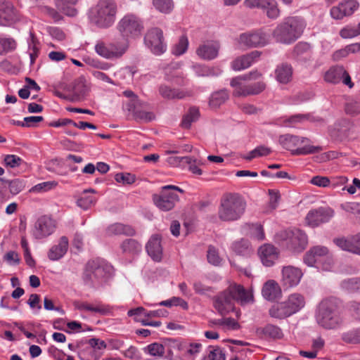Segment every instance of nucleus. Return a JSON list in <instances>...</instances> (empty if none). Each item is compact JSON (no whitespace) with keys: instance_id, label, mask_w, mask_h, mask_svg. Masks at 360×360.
Instances as JSON below:
<instances>
[{"instance_id":"1","label":"nucleus","mask_w":360,"mask_h":360,"mask_svg":"<svg viewBox=\"0 0 360 360\" xmlns=\"http://www.w3.org/2000/svg\"><path fill=\"white\" fill-rule=\"evenodd\" d=\"M252 300V295L242 285L233 284L214 297V307L221 315H224L233 308L235 300L245 304Z\"/></svg>"},{"instance_id":"2","label":"nucleus","mask_w":360,"mask_h":360,"mask_svg":"<svg viewBox=\"0 0 360 360\" xmlns=\"http://www.w3.org/2000/svg\"><path fill=\"white\" fill-rule=\"evenodd\" d=\"M246 205L245 199L238 193H225L220 200L218 217L224 221L238 220L244 214Z\"/></svg>"},{"instance_id":"3","label":"nucleus","mask_w":360,"mask_h":360,"mask_svg":"<svg viewBox=\"0 0 360 360\" xmlns=\"http://www.w3.org/2000/svg\"><path fill=\"white\" fill-rule=\"evenodd\" d=\"M316 321L326 329H335L343 323L339 301L334 297L321 302L316 314Z\"/></svg>"},{"instance_id":"4","label":"nucleus","mask_w":360,"mask_h":360,"mask_svg":"<svg viewBox=\"0 0 360 360\" xmlns=\"http://www.w3.org/2000/svg\"><path fill=\"white\" fill-rule=\"evenodd\" d=\"M113 267L104 259L97 258L87 262L83 275L85 283L94 288H99L111 278Z\"/></svg>"},{"instance_id":"5","label":"nucleus","mask_w":360,"mask_h":360,"mask_svg":"<svg viewBox=\"0 0 360 360\" xmlns=\"http://www.w3.org/2000/svg\"><path fill=\"white\" fill-rule=\"evenodd\" d=\"M116 13L117 4L114 0H99L89 10V20L97 27L106 29L114 24Z\"/></svg>"},{"instance_id":"6","label":"nucleus","mask_w":360,"mask_h":360,"mask_svg":"<svg viewBox=\"0 0 360 360\" xmlns=\"http://www.w3.org/2000/svg\"><path fill=\"white\" fill-rule=\"evenodd\" d=\"M305 25L299 17H288L277 25L272 34L278 42L290 44L295 41L302 34Z\"/></svg>"},{"instance_id":"7","label":"nucleus","mask_w":360,"mask_h":360,"mask_svg":"<svg viewBox=\"0 0 360 360\" xmlns=\"http://www.w3.org/2000/svg\"><path fill=\"white\" fill-rule=\"evenodd\" d=\"M276 237L281 245L295 253L302 252L308 243L306 233L297 229L281 231Z\"/></svg>"},{"instance_id":"8","label":"nucleus","mask_w":360,"mask_h":360,"mask_svg":"<svg viewBox=\"0 0 360 360\" xmlns=\"http://www.w3.org/2000/svg\"><path fill=\"white\" fill-rule=\"evenodd\" d=\"M176 191L184 193V191L176 186L166 185L162 186L159 193L153 195L154 204L158 208L164 212L172 210L179 201V197L175 193Z\"/></svg>"},{"instance_id":"9","label":"nucleus","mask_w":360,"mask_h":360,"mask_svg":"<svg viewBox=\"0 0 360 360\" xmlns=\"http://www.w3.org/2000/svg\"><path fill=\"white\" fill-rule=\"evenodd\" d=\"M278 141L283 148L290 150L294 155L311 154L321 150V148L319 146L306 145L303 147H298L309 141L308 139L304 137L285 134L280 136Z\"/></svg>"},{"instance_id":"10","label":"nucleus","mask_w":360,"mask_h":360,"mask_svg":"<svg viewBox=\"0 0 360 360\" xmlns=\"http://www.w3.org/2000/svg\"><path fill=\"white\" fill-rule=\"evenodd\" d=\"M117 30L123 39H134L141 36L143 25L141 20L135 15L127 14L117 23Z\"/></svg>"},{"instance_id":"11","label":"nucleus","mask_w":360,"mask_h":360,"mask_svg":"<svg viewBox=\"0 0 360 360\" xmlns=\"http://www.w3.org/2000/svg\"><path fill=\"white\" fill-rule=\"evenodd\" d=\"M230 84L234 89L233 95L235 96L257 95L262 92L266 88V84L263 81L245 85L242 84L241 78L239 77L233 78Z\"/></svg>"},{"instance_id":"12","label":"nucleus","mask_w":360,"mask_h":360,"mask_svg":"<svg viewBox=\"0 0 360 360\" xmlns=\"http://www.w3.org/2000/svg\"><path fill=\"white\" fill-rule=\"evenodd\" d=\"M56 228V221L47 215H44L36 221L32 230V235L36 239H43L51 236Z\"/></svg>"},{"instance_id":"13","label":"nucleus","mask_w":360,"mask_h":360,"mask_svg":"<svg viewBox=\"0 0 360 360\" xmlns=\"http://www.w3.org/2000/svg\"><path fill=\"white\" fill-rule=\"evenodd\" d=\"M144 41L154 54L160 55L166 50L162 31L158 27L152 28L148 31L144 37Z\"/></svg>"},{"instance_id":"14","label":"nucleus","mask_w":360,"mask_h":360,"mask_svg":"<svg viewBox=\"0 0 360 360\" xmlns=\"http://www.w3.org/2000/svg\"><path fill=\"white\" fill-rule=\"evenodd\" d=\"M241 46L257 47L264 46L269 43V36L261 30L241 34L238 39Z\"/></svg>"},{"instance_id":"15","label":"nucleus","mask_w":360,"mask_h":360,"mask_svg":"<svg viewBox=\"0 0 360 360\" xmlns=\"http://www.w3.org/2000/svg\"><path fill=\"white\" fill-rule=\"evenodd\" d=\"M334 211L330 207H319L310 210L305 217L306 223L316 227L322 223H326L333 217Z\"/></svg>"},{"instance_id":"16","label":"nucleus","mask_w":360,"mask_h":360,"mask_svg":"<svg viewBox=\"0 0 360 360\" xmlns=\"http://www.w3.org/2000/svg\"><path fill=\"white\" fill-rule=\"evenodd\" d=\"M303 276L302 270L296 266H285L281 270V284L283 288H290L297 286Z\"/></svg>"},{"instance_id":"17","label":"nucleus","mask_w":360,"mask_h":360,"mask_svg":"<svg viewBox=\"0 0 360 360\" xmlns=\"http://www.w3.org/2000/svg\"><path fill=\"white\" fill-rule=\"evenodd\" d=\"M243 4L249 8L266 11V15L271 19H276L280 15V11L275 0H245Z\"/></svg>"},{"instance_id":"18","label":"nucleus","mask_w":360,"mask_h":360,"mask_svg":"<svg viewBox=\"0 0 360 360\" xmlns=\"http://www.w3.org/2000/svg\"><path fill=\"white\" fill-rule=\"evenodd\" d=\"M329 255L330 254L326 247L317 245L311 248L307 252L304 257V262L307 265L313 266L316 263H319L327 258Z\"/></svg>"},{"instance_id":"19","label":"nucleus","mask_w":360,"mask_h":360,"mask_svg":"<svg viewBox=\"0 0 360 360\" xmlns=\"http://www.w3.org/2000/svg\"><path fill=\"white\" fill-rule=\"evenodd\" d=\"M261 56L259 51H253L250 53L236 58L231 63V68L235 71H240L250 67Z\"/></svg>"},{"instance_id":"20","label":"nucleus","mask_w":360,"mask_h":360,"mask_svg":"<svg viewBox=\"0 0 360 360\" xmlns=\"http://www.w3.org/2000/svg\"><path fill=\"white\" fill-rule=\"evenodd\" d=\"M16 17L13 4L8 0H0V25H11Z\"/></svg>"},{"instance_id":"21","label":"nucleus","mask_w":360,"mask_h":360,"mask_svg":"<svg viewBox=\"0 0 360 360\" xmlns=\"http://www.w3.org/2000/svg\"><path fill=\"white\" fill-rule=\"evenodd\" d=\"M259 255L262 264L266 266H272L279 256L278 250L271 244H264L259 249Z\"/></svg>"},{"instance_id":"22","label":"nucleus","mask_w":360,"mask_h":360,"mask_svg":"<svg viewBox=\"0 0 360 360\" xmlns=\"http://www.w3.org/2000/svg\"><path fill=\"white\" fill-rule=\"evenodd\" d=\"M219 48L220 45L217 41H207L200 45L196 53L200 58L210 60L218 56Z\"/></svg>"},{"instance_id":"23","label":"nucleus","mask_w":360,"mask_h":360,"mask_svg":"<svg viewBox=\"0 0 360 360\" xmlns=\"http://www.w3.org/2000/svg\"><path fill=\"white\" fill-rule=\"evenodd\" d=\"M69 247V240L66 236H62L57 245H53L48 252L50 260L57 261L61 259L67 252Z\"/></svg>"},{"instance_id":"24","label":"nucleus","mask_w":360,"mask_h":360,"mask_svg":"<svg viewBox=\"0 0 360 360\" xmlns=\"http://www.w3.org/2000/svg\"><path fill=\"white\" fill-rule=\"evenodd\" d=\"M148 255L156 262H160L162 257V248L160 238L158 235L153 236L146 246Z\"/></svg>"},{"instance_id":"25","label":"nucleus","mask_w":360,"mask_h":360,"mask_svg":"<svg viewBox=\"0 0 360 360\" xmlns=\"http://www.w3.org/2000/svg\"><path fill=\"white\" fill-rule=\"evenodd\" d=\"M293 57L302 63H306L312 59V51L308 43L300 42L294 47Z\"/></svg>"},{"instance_id":"26","label":"nucleus","mask_w":360,"mask_h":360,"mask_svg":"<svg viewBox=\"0 0 360 360\" xmlns=\"http://www.w3.org/2000/svg\"><path fill=\"white\" fill-rule=\"evenodd\" d=\"M262 293L266 300L273 301L280 297L281 290L278 283L274 280H269L264 283Z\"/></svg>"},{"instance_id":"27","label":"nucleus","mask_w":360,"mask_h":360,"mask_svg":"<svg viewBox=\"0 0 360 360\" xmlns=\"http://www.w3.org/2000/svg\"><path fill=\"white\" fill-rule=\"evenodd\" d=\"M160 94L167 99H182L186 96H189L190 94L179 89L171 88L166 84H162L159 87Z\"/></svg>"},{"instance_id":"28","label":"nucleus","mask_w":360,"mask_h":360,"mask_svg":"<svg viewBox=\"0 0 360 360\" xmlns=\"http://www.w3.org/2000/svg\"><path fill=\"white\" fill-rule=\"evenodd\" d=\"M256 333L259 336L272 339H281L283 336L282 330L278 326L273 324H267L264 327L257 328Z\"/></svg>"},{"instance_id":"29","label":"nucleus","mask_w":360,"mask_h":360,"mask_svg":"<svg viewBox=\"0 0 360 360\" xmlns=\"http://www.w3.org/2000/svg\"><path fill=\"white\" fill-rule=\"evenodd\" d=\"M288 307L291 311L292 314H294L299 311L305 305V299L304 296L299 293L291 294L288 300L285 301Z\"/></svg>"},{"instance_id":"30","label":"nucleus","mask_w":360,"mask_h":360,"mask_svg":"<svg viewBox=\"0 0 360 360\" xmlns=\"http://www.w3.org/2000/svg\"><path fill=\"white\" fill-rule=\"evenodd\" d=\"M74 306L79 311H90L101 314H105L108 312V309L101 304H94L86 302L76 301L74 302Z\"/></svg>"},{"instance_id":"31","label":"nucleus","mask_w":360,"mask_h":360,"mask_svg":"<svg viewBox=\"0 0 360 360\" xmlns=\"http://www.w3.org/2000/svg\"><path fill=\"white\" fill-rule=\"evenodd\" d=\"M269 313L272 318L278 319H285L292 315L285 302L273 305L269 309Z\"/></svg>"},{"instance_id":"32","label":"nucleus","mask_w":360,"mask_h":360,"mask_svg":"<svg viewBox=\"0 0 360 360\" xmlns=\"http://www.w3.org/2000/svg\"><path fill=\"white\" fill-rule=\"evenodd\" d=\"M275 73L278 82L286 84L291 79L292 74V67L287 63H282L277 67Z\"/></svg>"},{"instance_id":"33","label":"nucleus","mask_w":360,"mask_h":360,"mask_svg":"<svg viewBox=\"0 0 360 360\" xmlns=\"http://www.w3.org/2000/svg\"><path fill=\"white\" fill-rule=\"evenodd\" d=\"M56 7L68 16H75L77 11L74 8L78 0H54Z\"/></svg>"},{"instance_id":"34","label":"nucleus","mask_w":360,"mask_h":360,"mask_svg":"<svg viewBox=\"0 0 360 360\" xmlns=\"http://www.w3.org/2000/svg\"><path fill=\"white\" fill-rule=\"evenodd\" d=\"M82 341L78 344L79 348L77 352L78 357L80 360H98L101 355L98 354L96 349L89 345L82 347Z\"/></svg>"},{"instance_id":"35","label":"nucleus","mask_w":360,"mask_h":360,"mask_svg":"<svg viewBox=\"0 0 360 360\" xmlns=\"http://www.w3.org/2000/svg\"><path fill=\"white\" fill-rule=\"evenodd\" d=\"M110 49L112 53V58H119L122 57L129 47V41L127 39H123L120 41H116L115 42L110 43Z\"/></svg>"},{"instance_id":"36","label":"nucleus","mask_w":360,"mask_h":360,"mask_svg":"<svg viewBox=\"0 0 360 360\" xmlns=\"http://www.w3.org/2000/svg\"><path fill=\"white\" fill-rule=\"evenodd\" d=\"M108 233L109 235H126L133 236L135 234V230L129 225H125L120 223H116L110 225L108 228Z\"/></svg>"},{"instance_id":"37","label":"nucleus","mask_w":360,"mask_h":360,"mask_svg":"<svg viewBox=\"0 0 360 360\" xmlns=\"http://www.w3.org/2000/svg\"><path fill=\"white\" fill-rule=\"evenodd\" d=\"M124 254L136 255L141 251V245L134 239H126L120 245Z\"/></svg>"},{"instance_id":"38","label":"nucleus","mask_w":360,"mask_h":360,"mask_svg":"<svg viewBox=\"0 0 360 360\" xmlns=\"http://www.w3.org/2000/svg\"><path fill=\"white\" fill-rule=\"evenodd\" d=\"M344 73L345 69L342 66H333L326 72L325 80L328 82L338 83L341 80Z\"/></svg>"},{"instance_id":"39","label":"nucleus","mask_w":360,"mask_h":360,"mask_svg":"<svg viewBox=\"0 0 360 360\" xmlns=\"http://www.w3.org/2000/svg\"><path fill=\"white\" fill-rule=\"evenodd\" d=\"M228 98L229 94L226 90L223 89L216 91L211 96L209 102L210 106L213 108H217L224 103Z\"/></svg>"},{"instance_id":"40","label":"nucleus","mask_w":360,"mask_h":360,"mask_svg":"<svg viewBox=\"0 0 360 360\" xmlns=\"http://www.w3.org/2000/svg\"><path fill=\"white\" fill-rule=\"evenodd\" d=\"M88 192L94 193V189L85 190L77 201V205L83 210H87L95 204L96 199L87 194Z\"/></svg>"},{"instance_id":"41","label":"nucleus","mask_w":360,"mask_h":360,"mask_svg":"<svg viewBox=\"0 0 360 360\" xmlns=\"http://www.w3.org/2000/svg\"><path fill=\"white\" fill-rule=\"evenodd\" d=\"M352 241L353 236L347 238L344 237L338 238L333 240L334 243L342 250L350 252H359L358 249H354Z\"/></svg>"},{"instance_id":"42","label":"nucleus","mask_w":360,"mask_h":360,"mask_svg":"<svg viewBox=\"0 0 360 360\" xmlns=\"http://www.w3.org/2000/svg\"><path fill=\"white\" fill-rule=\"evenodd\" d=\"M232 250L239 255H248L251 252L250 243L246 240L236 241L232 245Z\"/></svg>"},{"instance_id":"43","label":"nucleus","mask_w":360,"mask_h":360,"mask_svg":"<svg viewBox=\"0 0 360 360\" xmlns=\"http://www.w3.org/2000/svg\"><path fill=\"white\" fill-rule=\"evenodd\" d=\"M143 350L144 353L153 356L161 357L165 354V347L160 343L154 342L144 347Z\"/></svg>"},{"instance_id":"44","label":"nucleus","mask_w":360,"mask_h":360,"mask_svg":"<svg viewBox=\"0 0 360 360\" xmlns=\"http://www.w3.org/2000/svg\"><path fill=\"white\" fill-rule=\"evenodd\" d=\"M344 342L350 344H360V327L342 334Z\"/></svg>"},{"instance_id":"45","label":"nucleus","mask_w":360,"mask_h":360,"mask_svg":"<svg viewBox=\"0 0 360 360\" xmlns=\"http://www.w3.org/2000/svg\"><path fill=\"white\" fill-rule=\"evenodd\" d=\"M199 110L196 108H191L188 112L184 115L181 122L184 128H190L192 122L196 121L199 117Z\"/></svg>"},{"instance_id":"46","label":"nucleus","mask_w":360,"mask_h":360,"mask_svg":"<svg viewBox=\"0 0 360 360\" xmlns=\"http://www.w3.org/2000/svg\"><path fill=\"white\" fill-rule=\"evenodd\" d=\"M133 110L136 120L145 122H148L155 120V115L153 112L139 110L138 108V105H134Z\"/></svg>"},{"instance_id":"47","label":"nucleus","mask_w":360,"mask_h":360,"mask_svg":"<svg viewBox=\"0 0 360 360\" xmlns=\"http://www.w3.org/2000/svg\"><path fill=\"white\" fill-rule=\"evenodd\" d=\"M341 287L348 292L360 291V278L345 279L341 283Z\"/></svg>"},{"instance_id":"48","label":"nucleus","mask_w":360,"mask_h":360,"mask_svg":"<svg viewBox=\"0 0 360 360\" xmlns=\"http://www.w3.org/2000/svg\"><path fill=\"white\" fill-rule=\"evenodd\" d=\"M39 42L33 34H31V41L29 43V54L31 64L35 62L36 58L39 56Z\"/></svg>"},{"instance_id":"49","label":"nucleus","mask_w":360,"mask_h":360,"mask_svg":"<svg viewBox=\"0 0 360 360\" xmlns=\"http://www.w3.org/2000/svg\"><path fill=\"white\" fill-rule=\"evenodd\" d=\"M207 261L214 266L221 265L223 259L219 256L218 250L214 246H209L207 254Z\"/></svg>"},{"instance_id":"50","label":"nucleus","mask_w":360,"mask_h":360,"mask_svg":"<svg viewBox=\"0 0 360 360\" xmlns=\"http://www.w3.org/2000/svg\"><path fill=\"white\" fill-rule=\"evenodd\" d=\"M153 4L158 11L164 13H170L174 8L172 0H153Z\"/></svg>"},{"instance_id":"51","label":"nucleus","mask_w":360,"mask_h":360,"mask_svg":"<svg viewBox=\"0 0 360 360\" xmlns=\"http://www.w3.org/2000/svg\"><path fill=\"white\" fill-rule=\"evenodd\" d=\"M340 4L341 7L343 8L345 15L347 16L352 15L359 8V4L356 0H345Z\"/></svg>"},{"instance_id":"52","label":"nucleus","mask_w":360,"mask_h":360,"mask_svg":"<svg viewBox=\"0 0 360 360\" xmlns=\"http://www.w3.org/2000/svg\"><path fill=\"white\" fill-rule=\"evenodd\" d=\"M110 44H106L102 41H99L95 46L96 52L101 56L107 58L112 59V53L110 51Z\"/></svg>"},{"instance_id":"53","label":"nucleus","mask_w":360,"mask_h":360,"mask_svg":"<svg viewBox=\"0 0 360 360\" xmlns=\"http://www.w3.org/2000/svg\"><path fill=\"white\" fill-rule=\"evenodd\" d=\"M57 185L55 181H45L39 183L30 189V193H44L53 188Z\"/></svg>"},{"instance_id":"54","label":"nucleus","mask_w":360,"mask_h":360,"mask_svg":"<svg viewBox=\"0 0 360 360\" xmlns=\"http://www.w3.org/2000/svg\"><path fill=\"white\" fill-rule=\"evenodd\" d=\"M188 46V40L186 36H181L179 42L173 47L172 53L176 56L184 54Z\"/></svg>"},{"instance_id":"55","label":"nucleus","mask_w":360,"mask_h":360,"mask_svg":"<svg viewBox=\"0 0 360 360\" xmlns=\"http://www.w3.org/2000/svg\"><path fill=\"white\" fill-rule=\"evenodd\" d=\"M16 47V42L11 38H0V55L14 50Z\"/></svg>"},{"instance_id":"56","label":"nucleus","mask_w":360,"mask_h":360,"mask_svg":"<svg viewBox=\"0 0 360 360\" xmlns=\"http://www.w3.org/2000/svg\"><path fill=\"white\" fill-rule=\"evenodd\" d=\"M25 187V184L23 180L15 179L10 181L8 188L10 192L16 195L21 192Z\"/></svg>"},{"instance_id":"57","label":"nucleus","mask_w":360,"mask_h":360,"mask_svg":"<svg viewBox=\"0 0 360 360\" xmlns=\"http://www.w3.org/2000/svg\"><path fill=\"white\" fill-rule=\"evenodd\" d=\"M4 162L6 167L15 168L22 162V160L15 155H6L4 158Z\"/></svg>"},{"instance_id":"58","label":"nucleus","mask_w":360,"mask_h":360,"mask_svg":"<svg viewBox=\"0 0 360 360\" xmlns=\"http://www.w3.org/2000/svg\"><path fill=\"white\" fill-rule=\"evenodd\" d=\"M250 233L253 238L258 240H262L265 238L263 227L259 224H255L250 226Z\"/></svg>"},{"instance_id":"59","label":"nucleus","mask_w":360,"mask_h":360,"mask_svg":"<svg viewBox=\"0 0 360 360\" xmlns=\"http://www.w3.org/2000/svg\"><path fill=\"white\" fill-rule=\"evenodd\" d=\"M340 36L343 39H350L359 36L356 27L347 25L340 31Z\"/></svg>"},{"instance_id":"60","label":"nucleus","mask_w":360,"mask_h":360,"mask_svg":"<svg viewBox=\"0 0 360 360\" xmlns=\"http://www.w3.org/2000/svg\"><path fill=\"white\" fill-rule=\"evenodd\" d=\"M115 179L118 183L131 184L135 181L136 177L130 173H118L115 175Z\"/></svg>"},{"instance_id":"61","label":"nucleus","mask_w":360,"mask_h":360,"mask_svg":"<svg viewBox=\"0 0 360 360\" xmlns=\"http://www.w3.org/2000/svg\"><path fill=\"white\" fill-rule=\"evenodd\" d=\"M181 161L188 165V169L193 174L200 175L202 174V170L194 163V160L191 157L186 156L181 158Z\"/></svg>"},{"instance_id":"62","label":"nucleus","mask_w":360,"mask_h":360,"mask_svg":"<svg viewBox=\"0 0 360 360\" xmlns=\"http://www.w3.org/2000/svg\"><path fill=\"white\" fill-rule=\"evenodd\" d=\"M86 343L91 346L94 349H104L107 347L105 341L96 338L86 340Z\"/></svg>"},{"instance_id":"63","label":"nucleus","mask_w":360,"mask_h":360,"mask_svg":"<svg viewBox=\"0 0 360 360\" xmlns=\"http://www.w3.org/2000/svg\"><path fill=\"white\" fill-rule=\"evenodd\" d=\"M222 328L225 330H238L239 323L233 318H224Z\"/></svg>"},{"instance_id":"64","label":"nucleus","mask_w":360,"mask_h":360,"mask_svg":"<svg viewBox=\"0 0 360 360\" xmlns=\"http://www.w3.org/2000/svg\"><path fill=\"white\" fill-rule=\"evenodd\" d=\"M330 13L331 17L335 20H341L344 17L347 16L346 15H345L343 8L341 7L340 4H339L336 6L332 7Z\"/></svg>"}]
</instances>
